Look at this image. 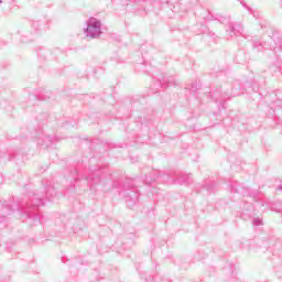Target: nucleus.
Listing matches in <instances>:
<instances>
[{
    "label": "nucleus",
    "mask_w": 282,
    "mask_h": 282,
    "mask_svg": "<svg viewBox=\"0 0 282 282\" xmlns=\"http://www.w3.org/2000/svg\"><path fill=\"white\" fill-rule=\"evenodd\" d=\"M0 3H2V1L0 0Z\"/></svg>",
    "instance_id": "2eb2a0df"
},
{
    "label": "nucleus",
    "mask_w": 282,
    "mask_h": 282,
    "mask_svg": "<svg viewBox=\"0 0 282 282\" xmlns=\"http://www.w3.org/2000/svg\"><path fill=\"white\" fill-rule=\"evenodd\" d=\"M278 191H282V185H280V186L278 187Z\"/></svg>",
    "instance_id": "ddd939ff"
},
{
    "label": "nucleus",
    "mask_w": 282,
    "mask_h": 282,
    "mask_svg": "<svg viewBox=\"0 0 282 282\" xmlns=\"http://www.w3.org/2000/svg\"><path fill=\"white\" fill-rule=\"evenodd\" d=\"M135 202H138V198H133L132 200H128V206H134Z\"/></svg>",
    "instance_id": "9b49d317"
},
{
    "label": "nucleus",
    "mask_w": 282,
    "mask_h": 282,
    "mask_svg": "<svg viewBox=\"0 0 282 282\" xmlns=\"http://www.w3.org/2000/svg\"><path fill=\"white\" fill-rule=\"evenodd\" d=\"M46 197H54V187L48 186L46 188Z\"/></svg>",
    "instance_id": "1a4fd4ad"
},
{
    "label": "nucleus",
    "mask_w": 282,
    "mask_h": 282,
    "mask_svg": "<svg viewBox=\"0 0 282 282\" xmlns=\"http://www.w3.org/2000/svg\"><path fill=\"white\" fill-rule=\"evenodd\" d=\"M204 188H206V191H213V185L204 186Z\"/></svg>",
    "instance_id": "f8f14e48"
},
{
    "label": "nucleus",
    "mask_w": 282,
    "mask_h": 282,
    "mask_svg": "<svg viewBox=\"0 0 282 282\" xmlns=\"http://www.w3.org/2000/svg\"><path fill=\"white\" fill-rule=\"evenodd\" d=\"M43 198L39 197V196H34L31 200V206L34 208L36 206H43Z\"/></svg>",
    "instance_id": "0eeeda50"
},
{
    "label": "nucleus",
    "mask_w": 282,
    "mask_h": 282,
    "mask_svg": "<svg viewBox=\"0 0 282 282\" xmlns=\"http://www.w3.org/2000/svg\"><path fill=\"white\" fill-rule=\"evenodd\" d=\"M28 219H33L34 224H41V217L36 214H32L30 209L24 210Z\"/></svg>",
    "instance_id": "7ed1b4c3"
},
{
    "label": "nucleus",
    "mask_w": 282,
    "mask_h": 282,
    "mask_svg": "<svg viewBox=\"0 0 282 282\" xmlns=\"http://www.w3.org/2000/svg\"><path fill=\"white\" fill-rule=\"evenodd\" d=\"M161 87H171V83H173V77H170V79H162Z\"/></svg>",
    "instance_id": "6e6552de"
},
{
    "label": "nucleus",
    "mask_w": 282,
    "mask_h": 282,
    "mask_svg": "<svg viewBox=\"0 0 282 282\" xmlns=\"http://www.w3.org/2000/svg\"><path fill=\"white\" fill-rule=\"evenodd\" d=\"M274 44L275 46H270V48L273 50V52H279V50L282 51V37H278L274 41Z\"/></svg>",
    "instance_id": "423d86ee"
},
{
    "label": "nucleus",
    "mask_w": 282,
    "mask_h": 282,
    "mask_svg": "<svg viewBox=\"0 0 282 282\" xmlns=\"http://www.w3.org/2000/svg\"><path fill=\"white\" fill-rule=\"evenodd\" d=\"M175 184H193V178L189 175H183L181 178L174 181Z\"/></svg>",
    "instance_id": "20e7f679"
},
{
    "label": "nucleus",
    "mask_w": 282,
    "mask_h": 282,
    "mask_svg": "<svg viewBox=\"0 0 282 282\" xmlns=\"http://www.w3.org/2000/svg\"><path fill=\"white\" fill-rule=\"evenodd\" d=\"M88 180H91L93 182H95V180H94V178H91V177H89Z\"/></svg>",
    "instance_id": "4468645a"
},
{
    "label": "nucleus",
    "mask_w": 282,
    "mask_h": 282,
    "mask_svg": "<svg viewBox=\"0 0 282 282\" xmlns=\"http://www.w3.org/2000/svg\"><path fill=\"white\" fill-rule=\"evenodd\" d=\"M253 47L258 52H262L263 50H268V45L265 43H261L259 41L253 42Z\"/></svg>",
    "instance_id": "39448f33"
},
{
    "label": "nucleus",
    "mask_w": 282,
    "mask_h": 282,
    "mask_svg": "<svg viewBox=\"0 0 282 282\" xmlns=\"http://www.w3.org/2000/svg\"><path fill=\"white\" fill-rule=\"evenodd\" d=\"M217 21L223 25H228L226 29V39H232V36H239V34L243 33V26L241 24H232L230 22V17L218 15Z\"/></svg>",
    "instance_id": "f257e3e1"
},
{
    "label": "nucleus",
    "mask_w": 282,
    "mask_h": 282,
    "mask_svg": "<svg viewBox=\"0 0 282 282\" xmlns=\"http://www.w3.org/2000/svg\"><path fill=\"white\" fill-rule=\"evenodd\" d=\"M262 224H263V220L261 218L253 219V226H261Z\"/></svg>",
    "instance_id": "9d476101"
},
{
    "label": "nucleus",
    "mask_w": 282,
    "mask_h": 282,
    "mask_svg": "<svg viewBox=\"0 0 282 282\" xmlns=\"http://www.w3.org/2000/svg\"><path fill=\"white\" fill-rule=\"evenodd\" d=\"M102 24L100 20L96 18H90L87 21V28L85 29V34L88 39H98L102 34Z\"/></svg>",
    "instance_id": "f03ea898"
}]
</instances>
